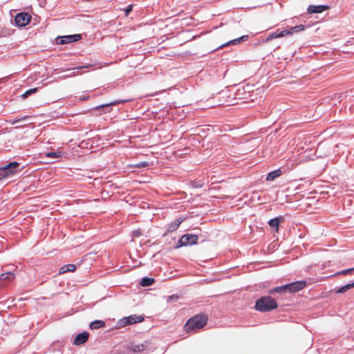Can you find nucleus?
Listing matches in <instances>:
<instances>
[{"label":"nucleus","instance_id":"obj_1","mask_svg":"<svg viewBox=\"0 0 354 354\" xmlns=\"http://www.w3.org/2000/svg\"><path fill=\"white\" fill-rule=\"evenodd\" d=\"M278 305L274 299L270 296L261 297L256 301L255 309L260 312H270L277 308Z\"/></svg>","mask_w":354,"mask_h":354},{"label":"nucleus","instance_id":"obj_2","mask_svg":"<svg viewBox=\"0 0 354 354\" xmlns=\"http://www.w3.org/2000/svg\"><path fill=\"white\" fill-rule=\"evenodd\" d=\"M207 317L205 315H196L187 322L185 328L187 333L203 328L207 324Z\"/></svg>","mask_w":354,"mask_h":354},{"label":"nucleus","instance_id":"obj_3","mask_svg":"<svg viewBox=\"0 0 354 354\" xmlns=\"http://www.w3.org/2000/svg\"><path fill=\"white\" fill-rule=\"evenodd\" d=\"M198 236L195 234H186L179 239L178 245L175 247L179 248L183 246L192 245L197 243Z\"/></svg>","mask_w":354,"mask_h":354},{"label":"nucleus","instance_id":"obj_4","mask_svg":"<svg viewBox=\"0 0 354 354\" xmlns=\"http://www.w3.org/2000/svg\"><path fill=\"white\" fill-rule=\"evenodd\" d=\"M144 320V317L136 315H131L128 317H125L122 319H120L118 321V324L120 327H124L128 325H131L136 323L141 322Z\"/></svg>","mask_w":354,"mask_h":354},{"label":"nucleus","instance_id":"obj_5","mask_svg":"<svg viewBox=\"0 0 354 354\" xmlns=\"http://www.w3.org/2000/svg\"><path fill=\"white\" fill-rule=\"evenodd\" d=\"M19 163L15 161L11 162L4 165L1 169V172L6 175V178L19 171Z\"/></svg>","mask_w":354,"mask_h":354},{"label":"nucleus","instance_id":"obj_6","mask_svg":"<svg viewBox=\"0 0 354 354\" xmlns=\"http://www.w3.org/2000/svg\"><path fill=\"white\" fill-rule=\"evenodd\" d=\"M82 38L81 35L76 34V35H65V36H59L56 38V43L57 44H71L74 41H77L80 40Z\"/></svg>","mask_w":354,"mask_h":354},{"label":"nucleus","instance_id":"obj_7","mask_svg":"<svg viewBox=\"0 0 354 354\" xmlns=\"http://www.w3.org/2000/svg\"><path fill=\"white\" fill-rule=\"evenodd\" d=\"M306 285L305 281H297L290 283L286 284L287 292L289 293L296 292L302 290Z\"/></svg>","mask_w":354,"mask_h":354},{"label":"nucleus","instance_id":"obj_8","mask_svg":"<svg viewBox=\"0 0 354 354\" xmlns=\"http://www.w3.org/2000/svg\"><path fill=\"white\" fill-rule=\"evenodd\" d=\"M30 18L31 17L28 14L20 12L17 14L15 21L18 26H24L29 23Z\"/></svg>","mask_w":354,"mask_h":354},{"label":"nucleus","instance_id":"obj_9","mask_svg":"<svg viewBox=\"0 0 354 354\" xmlns=\"http://www.w3.org/2000/svg\"><path fill=\"white\" fill-rule=\"evenodd\" d=\"M328 8V6L325 5H310L308 7V12L310 14L322 13Z\"/></svg>","mask_w":354,"mask_h":354},{"label":"nucleus","instance_id":"obj_10","mask_svg":"<svg viewBox=\"0 0 354 354\" xmlns=\"http://www.w3.org/2000/svg\"><path fill=\"white\" fill-rule=\"evenodd\" d=\"M89 337V334L87 332H82L79 333L74 339L73 344L75 345H81L85 343Z\"/></svg>","mask_w":354,"mask_h":354},{"label":"nucleus","instance_id":"obj_11","mask_svg":"<svg viewBox=\"0 0 354 354\" xmlns=\"http://www.w3.org/2000/svg\"><path fill=\"white\" fill-rule=\"evenodd\" d=\"M15 276L12 272H7L0 274V286L4 285L6 282H10L14 280Z\"/></svg>","mask_w":354,"mask_h":354},{"label":"nucleus","instance_id":"obj_12","mask_svg":"<svg viewBox=\"0 0 354 354\" xmlns=\"http://www.w3.org/2000/svg\"><path fill=\"white\" fill-rule=\"evenodd\" d=\"M183 218H178L175 220L174 222L171 223L167 226V232L164 234V236L166 235L167 233L172 232L176 231L180 224L183 221Z\"/></svg>","mask_w":354,"mask_h":354},{"label":"nucleus","instance_id":"obj_13","mask_svg":"<svg viewBox=\"0 0 354 354\" xmlns=\"http://www.w3.org/2000/svg\"><path fill=\"white\" fill-rule=\"evenodd\" d=\"M249 37L248 35H243L237 39H232V40H230V41H228L227 43L226 44H223L222 46H221L219 48H223L224 46H230V45H236V44H238L241 42H243V41H245L248 39Z\"/></svg>","mask_w":354,"mask_h":354},{"label":"nucleus","instance_id":"obj_14","mask_svg":"<svg viewBox=\"0 0 354 354\" xmlns=\"http://www.w3.org/2000/svg\"><path fill=\"white\" fill-rule=\"evenodd\" d=\"M148 348V344L146 342L145 344H131L129 346V350L133 351L134 353H139L140 351H145Z\"/></svg>","mask_w":354,"mask_h":354},{"label":"nucleus","instance_id":"obj_15","mask_svg":"<svg viewBox=\"0 0 354 354\" xmlns=\"http://www.w3.org/2000/svg\"><path fill=\"white\" fill-rule=\"evenodd\" d=\"M126 102L125 100H122V101H113V102H109V103H107V104H104L99 105V106L95 107L94 109L98 110V109H106L104 110L105 113L110 112L111 109H109V106H114V105H116V104H118L119 103H123V102Z\"/></svg>","mask_w":354,"mask_h":354},{"label":"nucleus","instance_id":"obj_16","mask_svg":"<svg viewBox=\"0 0 354 354\" xmlns=\"http://www.w3.org/2000/svg\"><path fill=\"white\" fill-rule=\"evenodd\" d=\"M283 221V218L282 216L275 217L269 221L268 224L270 227L275 229L276 231L278 230L279 225L281 222Z\"/></svg>","mask_w":354,"mask_h":354},{"label":"nucleus","instance_id":"obj_17","mask_svg":"<svg viewBox=\"0 0 354 354\" xmlns=\"http://www.w3.org/2000/svg\"><path fill=\"white\" fill-rule=\"evenodd\" d=\"M282 174V171L280 169L274 170L271 172H269L266 176V180L268 181H272L275 178L281 176Z\"/></svg>","mask_w":354,"mask_h":354},{"label":"nucleus","instance_id":"obj_18","mask_svg":"<svg viewBox=\"0 0 354 354\" xmlns=\"http://www.w3.org/2000/svg\"><path fill=\"white\" fill-rule=\"evenodd\" d=\"M305 28H306L305 26H304L302 24H299V25L291 27L289 29L284 30L287 32V35H292L295 32H301V31L304 30Z\"/></svg>","mask_w":354,"mask_h":354},{"label":"nucleus","instance_id":"obj_19","mask_svg":"<svg viewBox=\"0 0 354 354\" xmlns=\"http://www.w3.org/2000/svg\"><path fill=\"white\" fill-rule=\"evenodd\" d=\"M287 35V32L285 30L279 31V30L274 32L270 34L266 38V41H270L273 39L282 37Z\"/></svg>","mask_w":354,"mask_h":354},{"label":"nucleus","instance_id":"obj_20","mask_svg":"<svg viewBox=\"0 0 354 354\" xmlns=\"http://www.w3.org/2000/svg\"><path fill=\"white\" fill-rule=\"evenodd\" d=\"M76 269V266L74 264H67L62 266L59 270V274H64L68 272H73Z\"/></svg>","mask_w":354,"mask_h":354},{"label":"nucleus","instance_id":"obj_21","mask_svg":"<svg viewBox=\"0 0 354 354\" xmlns=\"http://www.w3.org/2000/svg\"><path fill=\"white\" fill-rule=\"evenodd\" d=\"M154 281L155 280L153 278L145 277L141 279V281L140 282V285L143 287H147V286L152 285L154 283Z\"/></svg>","mask_w":354,"mask_h":354},{"label":"nucleus","instance_id":"obj_22","mask_svg":"<svg viewBox=\"0 0 354 354\" xmlns=\"http://www.w3.org/2000/svg\"><path fill=\"white\" fill-rule=\"evenodd\" d=\"M286 288L287 287H286V285H283L281 286H277V287H275L274 288L270 290L269 292L270 294H274V293L283 294L285 292H288Z\"/></svg>","mask_w":354,"mask_h":354},{"label":"nucleus","instance_id":"obj_23","mask_svg":"<svg viewBox=\"0 0 354 354\" xmlns=\"http://www.w3.org/2000/svg\"><path fill=\"white\" fill-rule=\"evenodd\" d=\"M353 288H354V281L353 283H348V284L337 289L335 292L338 294H342Z\"/></svg>","mask_w":354,"mask_h":354},{"label":"nucleus","instance_id":"obj_24","mask_svg":"<svg viewBox=\"0 0 354 354\" xmlns=\"http://www.w3.org/2000/svg\"><path fill=\"white\" fill-rule=\"evenodd\" d=\"M105 323L102 320H95L90 324L91 329H98L104 326Z\"/></svg>","mask_w":354,"mask_h":354},{"label":"nucleus","instance_id":"obj_25","mask_svg":"<svg viewBox=\"0 0 354 354\" xmlns=\"http://www.w3.org/2000/svg\"><path fill=\"white\" fill-rule=\"evenodd\" d=\"M38 88H30L28 91H26L23 95H22V97L24 98H26L28 96L32 95V93H35L37 91Z\"/></svg>","mask_w":354,"mask_h":354},{"label":"nucleus","instance_id":"obj_26","mask_svg":"<svg viewBox=\"0 0 354 354\" xmlns=\"http://www.w3.org/2000/svg\"><path fill=\"white\" fill-rule=\"evenodd\" d=\"M46 156L48 158H56L61 157L62 155H61L60 152L52 151V152H48Z\"/></svg>","mask_w":354,"mask_h":354},{"label":"nucleus","instance_id":"obj_27","mask_svg":"<svg viewBox=\"0 0 354 354\" xmlns=\"http://www.w3.org/2000/svg\"><path fill=\"white\" fill-rule=\"evenodd\" d=\"M354 271V268H349V269H346V270H342L339 272H337L336 274H343V275H346L348 273H351L352 272Z\"/></svg>","mask_w":354,"mask_h":354},{"label":"nucleus","instance_id":"obj_28","mask_svg":"<svg viewBox=\"0 0 354 354\" xmlns=\"http://www.w3.org/2000/svg\"><path fill=\"white\" fill-rule=\"evenodd\" d=\"M178 299H179V297L178 295H173L169 296L167 297V301L168 302H169V301H177Z\"/></svg>","mask_w":354,"mask_h":354},{"label":"nucleus","instance_id":"obj_29","mask_svg":"<svg viewBox=\"0 0 354 354\" xmlns=\"http://www.w3.org/2000/svg\"><path fill=\"white\" fill-rule=\"evenodd\" d=\"M149 165V163L147 162H140L135 165L137 168H142V167H146Z\"/></svg>","mask_w":354,"mask_h":354},{"label":"nucleus","instance_id":"obj_30","mask_svg":"<svg viewBox=\"0 0 354 354\" xmlns=\"http://www.w3.org/2000/svg\"><path fill=\"white\" fill-rule=\"evenodd\" d=\"M133 6L132 5H129L125 9L124 12L127 16L129 15V14L132 11Z\"/></svg>","mask_w":354,"mask_h":354},{"label":"nucleus","instance_id":"obj_31","mask_svg":"<svg viewBox=\"0 0 354 354\" xmlns=\"http://www.w3.org/2000/svg\"><path fill=\"white\" fill-rule=\"evenodd\" d=\"M141 235V232L140 230H136L133 232V236L138 237Z\"/></svg>","mask_w":354,"mask_h":354},{"label":"nucleus","instance_id":"obj_32","mask_svg":"<svg viewBox=\"0 0 354 354\" xmlns=\"http://www.w3.org/2000/svg\"><path fill=\"white\" fill-rule=\"evenodd\" d=\"M76 75V73L75 72H71V73H69L66 75H64V77H73V76H75Z\"/></svg>","mask_w":354,"mask_h":354},{"label":"nucleus","instance_id":"obj_33","mask_svg":"<svg viewBox=\"0 0 354 354\" xmlns=\"http://www.w3.org/2000/svg\"><path fill=\"white\" fill-rule=\"evenodd\" d=\"M88 68V66H80V67L75 68V69H81V68Z\"/></svg>","mask_w":354,"mask_h":354},{"label":"nucleus","instance_id":"obj_34","mask_svg":"<svg viewBox=\"0 0 354 354\" xmlns=\"http://www.w3.org/2000/svg\"><path fill=\"white\" fill-rule=\"evenodd\" d=\"M22 119H18V120H15V121H13L12 124H15L18 122H19L20 120H21Z\"/></svg>","mask_w":354,"mask_h":354}]
</instances>
